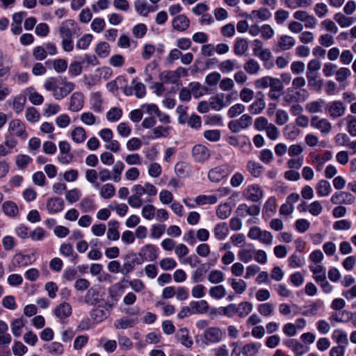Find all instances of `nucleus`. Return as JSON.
Returning <instances> with one entry per match:
<instances>
[{"instance_id":"nucleus-1","label":"nucleus","mask_w":356,"mask_h":356,"mask_svg":"<svg viewBox=\"0 0 356 356\" xmlns=\"http://www.w3.org/2000/svg\"><path fill=\"white\" fill-rule=\"evenodd\" d=\"M79 28L72 19L63 22L59 27V34L62 39V47L65 51L70 52L74 49L72 36L77 34Z\"/></svg>"},{"instance_id":"nucleus-2","label":"nucleus","mask_w":356,"mask_h":356,"mask_svg":"<svg viewBox=\"0 0 356 356\" xmlns=\"http://www.w3.org/2000/svg\"><path fill=\"white\" fill-rule=\"evenodd\" d=\"M233 95L219 93L211 97L209 102L211 108L220 111L222 108L228 106L232 102Z\"/></svg>"},{"instance_id":"nucleus-3","label":"nucleus","mask_w":356,"mask_h":356,"mask_svg":"<svg viewBox=\"0 0 356 356\" xmlns=\"http://www.w3.org/2000/svg\"><path fill=\"white\" fill-rule=\"evenodd\" d=\"M75 88L73 82L69 81L65 77L60 76V83L56 94H54V98L56 100H61L72 92Z\"/></svg>"},{"instance_id":"nucleus-4","label":"nucleus","mask_w":356,"mask_h":356,"mask_svg":"<svg viewBox=\"0 0 356 356\" xmlns=\"http://www.w3.org/2000/svg\"><path fill=\"white\" fill-rule=\"evenodd\" d=\"M8 131L10 136H15L23 140L27 137L24 124L17 119L13 120L9 122Z\"/></svg>"},{"instance_id":"nucleus-5","label":"nucleus","mask_w":356,"mask_h":356,"mask_svg":"<svg viewBox=\"0 0 356 356\" xmlns=\"http://www.w3.org/2000/svg\"><path fill=\"white\" fill-rule=\"evenodd\" d=\"M203 337L207 343H218L222 341L224 334L220 327H210L204 330Z\"/></svg>"},{"instance_id":"nucleus-6","label":"nucleus","mask_w":356,"mask_h":356,"mask_svg":"<svg viewBox=\"0 0 356 356\" xmlns=\"http://www.w3.org/2000/svg\"><path fill=\"white\" fill-rule=\"evenodd\" d=\"M242 16L253 22H257L258 20L264 22L268 20L272 14L268 8L262 7L258 10H252L250 14L245 13Z\"/></svg>"},{"instance_id":"nucleus-7","label":"nucleus","mask_w":356,"mask_h":356,"mask_svg":"<svg viewBox=\"0 0 356 356\" xmlns=\"http://www.w3.org/2000/svg\"><path fill=\"white\" fill-rule=\"evenodd\" d=\"M243 195L247 200L257 202L263 197L264 193L259 185L251 184L245 189Z\"/></svg>"},{"instance_id":"nucleus-8","label":"nucleus","mask_w":356,"mask_h":356,"mask_svg":"<svg viewBox=\"0 0 356 356\" xmlns=\"http://www.w3.org/2000/svg\"><path fill=\"white\" fill-rule=\"evenodd\" d=\"M330 201L334 204H352L355 202V197L348 192L340 191L334 193Z\"/></svg>"},{"instance_id":"nucleus-9","label":"nucleus","mask_w":356,"mask_h":356,"mask_svg":"<svg viewBox=\"0 0 356 356\" xmlns=\"http://www.w3.org/2000/svg\"><path fill=\"white\" fill-rule=\"evenodd\" d=\"M293 17L300 22L305 23V26L307 29H314L316 25V19L313 16L309 15L305 10H297L293 13Z\"/></svg>"},{"instance_id":"nucleus-10","label":"nucleus","mask_w":356,"mask_h":356,"mask_svg":"<svg viewBox=\"0 0 356 356\" xmlns=\"http://www.w3.org/2000/svg\"><path fill=\"white\" fill-rule=\"evenodd\" d=\"M326 110L332 118L343 116L346 113V106L341 101H334L327 105Z\"/></svg>"},{"instance_id":"nucleus-11","label":"nucleus","mask_w":356,"mask_h":356,"mask_svg":"<svg viewBox=\"0 0 356 356\" xmlns=\"http://www.w3.org/2000/svg\"><path fill=\"white\" fill-rule=\"evenodd\" d=\"M229 173V167L220 165L210 170L208 172V178L212 182H219Z\"/></svg>"},{"instance_id":"nucleus-12","label":"nucleus","mask_w":356,"mask_h":356,"mask_svg":"<svg viewBox=\"0 0 356 356\" xmlns=\"http://www.w3.org/2000/svg\"><path fill=\"white\" fill-rule=\"evenodd\" d=\"M192 155L195 161L203 163L209 159L210 152L204 145H196L192 149Z\"/></svg>"},{"instance_id":"nucleus-13","label":"nucleus","mask_w":356,"mask_h":356,"mask_svg":"<svg viewBox=\"0 0 356 356\" xmlns=\"http://www.w3.org/2000/svg\"><path fill=\"white\" fill-rule=\"evenodd\" d=\"M311 125L320 130L324 135L328 134L332 129V124L327 119H321L318 116L312 117Z\"/></svg>"},{"instance_id":"nucleus-14","label":"nucleus","mask_w":356,"mask_h":356,"mask_svg":"<svg viewBox=\"0 0 356 356\" xmlns=\"http://www.w3.org/2000/svg\"><path fill=\"white\" fill-rule=\"evenodd\" d=\"M238 216L246 217L247 216H257L260 213V207L257 205L248 206L246 204H239L236 211Z\"/></svg>"},{"instance_id":"nucleus-15","label":"nucleus","mask_w":356,"mask_h":356,"mask_svg":"<svg viewBox=\"0 0 356 356\" xmlns=\"http://www.w3.org/2000/svg\"><path fill=\"white\" fill-rule=\"evenodd\" d=\"M64 205L65 203L62 198L54 197L47 200L46 208L49 213L54 214L62 211Z\"/></svg>"},{"instance_id":"nucleus-16","label":"nucleus","mask_w":356,"mask_h":356,"mask_svg":"<svg viewBox=\"0 0 356 356\" xmlns=\"http://www.w3.org/2000/svg\"><path fill=\"white\" fill-rule=\"evenodd\" d=\"M104 99L101 93L97 92L91 94L90 97V108L97 113H101L104 111Z\"/></svg>"},{"instance_id":"nucleus-17","label":"nucleus","mask_w":356,"mask_h":356,"mask_svg":"<svg viewBox=\"0 0 356 356\" xmlns=\"http://www.w3.org/2000/svg\"><path fill=\"white\" fill-rule=\"evenodd\" d=\"M189 25L190 20L184 14L176 16L172 21L173 29L180 32L186 31L189 27Z\"/></svg>"},{"instance_id":"nucleus-18","label":"nucleus","mask_w":356,"mask_h":356,"mask_svg":"<svg viewBox=\"0 0 356 356\" xmlns=\"http://www.w3.org/2000/svg\"><path fill=\"white\" fill-rule=\"evenodd\" d=\"M138 254L144 260L153 261L157 258L156 248L152 244L145 245L140 249Z\"/></svg>"},{"instance_id":"nucleus-19","label":"nucleus","mask_w":356,"mask_h":356,"mask_svg":"<svg viewBox=\"0 0 356 356\" xmlns=\"http://www.w3.org/2000/svg\"><path fill=\"white\" fill-rule=\"evenodd\" d=\"M84 105V96L81 92H74L70 97L69 109L73 112L80 111Z\"/></svg>"},{"instance_id":"nucleus-20","label":"nucleus","mask_w":356,"mask_h":356,"mask_svg":"<svg viewBox=\"0 0 356 356\" xmlns=\"http://www.w3.org/2000/svg\"><path fill=\"white\" fill-rule=\"evenodd\" d=\"M102 300V296L96 288H90L85 296V302L90 305L99 304Z\"/></svg>"},{"instance_id":"nucleus-21","label":"nucleus","mask_w":356,"mask_h":356,"mask_svg":"<svg viewBox=\"0 0 356 356\" xmlns=\"http://www.w3.org/2000/svg\"><path fill=\"white\" fill-rule=\"evenodd\" d=\"M134 8L137 13L143 17H147L149 13L155 10V8L149 6L145 0L135 1Z\"/></svg>"},{"instance_id":"nucleus-22","label":"nucleus","mask_w":356,"mask_h":356,"mask_svg":"<svg viewBox=\"0 0 356 356\" xmlns=\"http://www.w3.org/2000/svg\"><path fill=\"white\" fill-rule=\"evenodd\" d=\"M8 331V324L0 320V346H8L11 343L12 337Z\"/></svg>"},{"instance_id":"nucleus-23","label":"nucleus","mask_w":356,"mask_h":356,"mask_svg":"<svg viewBox=\"0 0 356 356\" xmlns=\"http://www.w3.org/2000/svg\"><path fill=\"white\" fill-rule=\"evenodd\" d=\"M238 68H240V66L237 65V61L232 59L224 60L218 65V69L222 74H229Z\"/></svg>"},{"instance_id":"nucleus-24","label":"nucleus","mask_w":356,"mask_h":356,"mask_svg":"<svg viewBox=\"0 0 356 356\" xmlns=\"http://www.w3.org/2000/svg\"><path fill=\"white\" fill-rule=\"evenodd\" d=\"M54 314L60 319L67 318L72 314L71 305L65 302L60 304L55 308Z\"/></svg>"},{"instance_id":"nucleus-25","label":"nucleus","mask_w":356,"mask_h":356,"mask_svg":"<svg viewBox=\"0 0 356 356\" xmlns=\"http://www.w3.org/2000/svg\"><path fill=\"white\" fill-rule=\"evenodd\" d=\"M60 76H51L47 78L44 83V88L49 92H52L54 97V94L57 93L58 88L60 83Z\"/></svg>"},{"instance_id":"nucleus-26","label":"nucleus","mask_w":356,"mask_h":356,"mask_svg":"<svg viewBox=\"0 0 356 356\" xmlns=\"http://www.w3.org/2000/svg\"><path fill=\"white\" fill-rule=\"evenodd\" d=\"M309 270L313 273V278L316 282L324 281L326 279V268L319 264L309 266Z\"/></svg>"},{"instance_id":"nucleus-27","label":"nucleus","mask_w":356,"mask_h":356,"mask_svg":"<svg viewBox=\"0 0 356 356\" xmlns=\"http://www.w3.org/2000/svg\"><path fill=\"white\" fill-rule=\"evenodd\" d=\"M175 337L185 347L190 348L193 342L189 337L188 331L186 328L183 327L178 330Z\"/></svg>"},{"instance_id":"nucleus-28","label":"nucleus","mask_w":356,"mask_h":356,"mask_svg":"<svg viewBox=\"0 0 356 356\" xmlns=\"http://www.w3.org/2000/svg\"><path fill=\"white\" fill-rule=\"evenodd\" d=\"M108 232H107V238L108 240L117 241L120 238V232H118V228L120 227V223L117 220H110L108 222Z\"/></svg>"},{"instance_id":"nucleus-29","label":"nucleus","mask_w":356,"mask_h":356,"mask_svg":"<svg viewBox=\"0 0 356 356\" xmlns=\"http://www.w3.org/2000/svg\"><path fill=\"white\" fill-rule=\"evenodd\" d=\"M191 314H204L209 310V304L204 300L192 301L190 303Z\"/></svg>"},{"instance_id":"nucleus-30","label":"nucleus","mask_w":356,"mask_h":356,"mask_svg":"<svg viewBox=\"0 0 356 356\" xmlns=\"http://www.w3.org/2000/svg\"><path fill=\"white\" fill-rule=\"evenodd\" d=\"M261 346V344L257 342L247 343L242 348L241 353L243 356H257Z\"/></svg>"},{"instance_id":"nucleus-31","label":"nucleus","mask_w":356,"mask_h":356,"mask_svg":"<svg viewBox=\"0 0 356 356\" xmlns=\"http://www.w3.org/2000/svg\"><path fill=\"white\" fill-rule=\"evenodd\" d=\"M227 282L237 294H242L247 289V283L243 280L229 278Z\"/></svg>"},{"instance_id":"nucleus-32","label":"nucleus","mask_w":356,"mask_h":356,"mask_svg":"<svg viewBox=\"0 0 356 356\" xmlns=\"http://www.w3.org/2000/svg\"><path fill=\"white\" fill-rule=\"evenodd\" d=\"M316 190L319 197H327L330 194L332 187L327 180L321 179L317 183Z\"/></svg>"},{"instance_id":"nucleus-33","label":"nucleus","mask_w":356,"mask_h":356,"mask_svg":"<svg viewBox=\"0 0 356 356\" xmlns=\"http://www.w3.org/2000/svg\"><path fill=\"white\" fill-rule=\"evenodd\" d=\"M138 323L137 318L122 317L115 321L114 325L116 329H127L134 327Z\"/></svg>"},{"instance_id":"nucleus-34","label":"nucleus","mask_w":356,"mask_h":356,"mask_svg":"<svg viewBox=\"0 0 356 356\" xmlns=\"http://www.w3.org/2000/svg\"><path fill=\"white\" fill-rule=\"evenodd\" d=\"M244 70L250 75L257 74L260 70V64L254 58L248 59L243 65Z\"/></svg>"},{"instance_id":"nucleus-35","label":"nucleus","mask_w":356,"mask_h":356,"mask_svg":"<svg viewBox=\"0 0 356 356\" xmlns=\"http://www.w3.org/2000/svg\"><path fill=\"white\" fill-rule=\"evenodd\" d=\"M266 107V102L264 97L255 99V101L249 106L248 111L252 115H258L262 112Z\"/></svg>"},{"instance_id":"nucleus-36","label":"nucleus","mask_w":356,"mask_h":356,"mask_svg":"<svg viewBox=\"0 0 356 356\" xmlns=\"http://www.w3.org/2000/svg\"><path fill=\"white\" fill-rule=\"evenodd\" d=\"M248 40L243 38H238L234 44V52L236 56L243 55L248 49Z\"/></svg>"},{"instance_id":"nucleus-37","label":"nucleus","mask_w":356,"mask_h":356,"mask_svg":"<svg viewBox=\"0 0 356 356\" xmlns=\"http://www.w3.org/2000/svg\"><path fill=\"white\" fill-rule=\"evenodd\" d=\"M351 75L350 70L347 67H341L335 72L336 80L341 83L340 86L342 89L346 88L344 81Z\"/></svg>"},{"instance_id":"nucleus-38","label":"nucleus","mask_w":356,"mask_h":356,"mask_svg":"<svg viewBox=\"0 0 356 356\" xmlns=\"http://www.w3.org/2000/svg\"><path fill=\"white\" fill-rule=\"evenodd\" d=\"M60 254L64 257H71V261L76 263L78 255L74 253L72 245L70 243H63L60 246Z\"/></svg>"},{"instance_id":"nucleus-39","label":"nucleus","mask_w":356,"mask_h":356,"mask_svg":"<svg viewBox=\"0 0 356 356\" xmlns=\"http://www.w3.org/2000/svg\"><path fill=\"white\" fill-rule=\"evenodd\" d=\"M4 213L9 217H15L19 213L17 205L13 201H6L2 205Z\"/></svg>"},{"instance_id":"nucleus-40","label":"nucleus","mask_w":356,"mask_h":356,"mask_svg":"<svg viewBox=\"0 0 356 356\" xmlns=\"http://www.w3.org/2000/svg\"><path fill=\"white\" fill-rule=\"evenodd\" d=\"M236 309L238 316L245 318L252 311L253 305L248 301L241 302L238 305H236Z\"/></svg>"},{"instance_id":"nucleus-41","label":"nucleus","mask_w":356,"mask_h":356,"mask_svg":"<svg viewBox=\"0 0 356 356\" xmlns=\"http://www.w3.org/2000/svg\"><path fill=\"white\" fill-rule=\"evenodd\" d=\"M286 7L291 9H296L298 8H307L310 6L313 0H284Z\"/></svg>"},{"instance_id":"nucleus-42","label":"nucleus","mask_w":356,"mask_h":356,"mask_svg":"<svg viewBox=\"0 0 356 356\" xmlns=\"http://www.w3.org/2000/svg\"><path fill=\"white\" fill-rule=\"evenodd\" d=\"M332 338L337 345L346 346L348 344V339L346 332L342 330H335L332 332Z\"/></svg>"},{"instance_id":"nucleus-43","label":"nucleus","mask_w":356,"mask_h":356,"mask_svg":"<svg viewBox=\"0 0 356 356\" xmlns=\"http://www.w3.org/2000/svg\"><path fill=\"white\" fill-rule=\"evenodd\" d=\"M160 80L163 83H175L179 80V75L175 71H164L160 74Z\"/></svg>"},{"instance_id":"nucleus-44","label":"nucleus","mask_w":356,"mask_h":356,"mask_svg":"<svg viewBox=\"0 0 356 356\" xmlns=\"http://www.w3.org/2000/svg\"><path fill=\"white\" fill-rule=\"evenodd\" d=\"M33 261L29 254H16L13 257V263L19 267L26 266L31 264Z\"/></svg>"},{"instance_id":"nucleus-45","label":"nucleus","mask_w":356,"mask_h":356,"mask_svg":"<svg viewBox=\"0 0 356 356\" xmlns=\"http://www.w3.org/2000/svg\"><path fill=\"white\" fill-rule=\"evenodd\" d=\"M296 44L295 39L289 35H282L278 42V46L282 51H286L291 49Z\"/></svg>"},{"instance_id":"nucleus-46","label":"nucleus","mask_w":356,"mask_h":356,"mask_svg":"<svg viewBox=\"0 0 356 356\" xmlns=\"http://www.w3.org/2000/svg\"><path fill=\"white\" fill-rule=\"evenodd\" d=\"M306 76L308 81V85L312 88L319 91L323 86V81L318 79V76L314 73L307 72Z\"/></svg>"},{"instance_id":"nucleus-47","label":"nucleus","mask_w":356,"mask_h":356,"mask_svg":"<svg viewBox=\"0 0 356 356\" xmlns=\"http://www.w3.org/2000/svg\"><path fill=\"white\" fill-rule=\"evenodd\" d=\"M189 88L191 92V95H193V97L196 99L202 97L204 95L207 91V89L202 86L198 82H192L189 84Z\"/></svg>"},{"instance_id":"nucleus-48","label":"nucleus","mask_w":356,"mask_h":356,"mask_svg":"<svg viewBox=\"0 0 356 356\" xmlns=\"http://www.w3.org/2000/svg\"><path fill=\"white\" fill-rule=\"evenodd\" d=\"M334 19L341 28L348 27L355 22L353 17H346L341 13H336L334 15Z\"/></svg>"},{"instance_id":"nucleus-49","label":"nucleus","mask_w":356,"mask_h":356,"mask_svg":"<svg viewBox=\"0 0 356 356\" xmlns=\"http://www.w3.org/2000/svg\"><path fill=\"white\" fill-rule=\"evenodd\" d=\"M228 227L225 222L217 224L213 229L215 236L218 240H223L228 234Z\"/></svg>"},{"instance_id":"nucleus-50","label":"nucleus","mask_w":356,"mask_h":356,"mask_svg":"<svg viewBox=\"0 0 356 356\" xmlns=\"http://www.w3.org/2000/svg\"><path fill=\"white\" fill-rule=\"evenodd\" d=\"M232 213V207L229 204L224 203L220 204L216 210L217 216L223 220L229 218Z\"/></svg>"},{"instance_id":"nucleus-51","label":"nucleus","mask_w":356,"mask_h":356,"mask_svg":"<svg viewBox=\"0 0 356 356\" xmlns=\"http://www.w3.org/2000/svg\"><path fill=\"white\" fill-rule=\"evenodd\" d=\"M26 91L29 95V99L33 104L40 105L42 104L44 102L43 96L34 91V88L33 87L28 88Z\"/></svg>"},{"instance_id":"nucleus-52","label":"nucleus","mask_w":356,"mask_h":356,"mask_svg":"<svg viewBox=\"0 0 356 356\" xmlns=\"http://www.w3.org/2000/svg\"><path fill=\"white\" fill-rule=\"evenodd\" d=\"M248 171L254 177H259L263 172V167L257 162L249 161L247 163Z\"/></svg>"},{"instance_id":"nucleus-53","label":"nucleus","mask_w":356,"mask_h":356,"mask_svg":"<svg viewBox=\"0 0 356 356\" xmlns=\"http://www.w3.org/2000/svg\"><path fill=\"white\" fill-rule=\"evenodd\" d=\"M72 140L76 143H81L86 138L85 129L81 127H77L73 129L71 133Z\"/></svg>"},{"instance_id":"nucleus-54","label":"nucleus","mask_w":356,"mask_h":356,"mask_svg":"<svg viewBox=\"0 0 356 356\" xmlns=\"http://www.w3.org/2000/svg\"><path fill=\"white\" fill-rule=\"evenodd\" d=\"M115 194V188L112 184H104L100 188V195L104 199H110Z\"/></svg>"},{"instance_id":"nucleus-55","label":"nucleus","mask_w":356,"mask_h":356,"mask_svg":"<svg viewBox=\"0 0 356 356\" xmlns=\"http://www.w3.org/2000/svg\"><path fill=\"white\" fill-rule=\"evenodd\" d=\"M209 293L212 298L219 300L226 296V290L223 285H217L211 287Z\"/></svg>"},{"instance_id":"nucleus-56","label":"nucleus","mask_w":356,"mask_h":356,"mask_svg":"<svg viewBox=\"0 0 356 356\" xmlns=\"http://www.w3.org/2000/svg\"><path fill=\"white\" fill-rule=\"evenodd\" d=\"M26 102V98L23 95H17L13 99V107L17 113H21L24 108Z\"/></svg>"},{"instance_id":"nucleus-57","label":"nucleus","mask_w":356,"mask_h":356,"mask_svg":"<svg viewBox=\"0 0 356 356\" xmlns=\"http://www.w3.org/2000/svg\"><path fill=\"white\" fill-rule=\"evenodd\" d=\"M10 326L13 334L16 337H19L22 334V330L24 326V322L22 318H17L11 322Z\"/></svg>"},{"instance_id":"nucleus-58","label":"nucleus","mask_w":356,"mask_h":356,"mask_svg":"<svg viewBox=\"0 0 356 356\" xmlns=\"http://www.w3.org/2000/svg\"><path fill=\"white\" fill-rule=\"evenodd\" d=\"M325 102L322 99L311 102L306 105V109L311 113H316L322 111V108Z\"/></svg>"},{"instance_id":"nucleus-59","label":"nucleus","mask_w":356,"mask_h":356,"mask_svg":"<svg viewBox=\"0 0 356 356\" xmlns=\"http://www.w3.org/2000/svg\"><path fill=\"white\" fill-rule=\"evenodd\" d=\"M99 345L108 353H113L117 348V342L115 340H109L106 338L100 339Z\"/></svg>"},{"instance_id":"nucleus-60","label":"nucleus","mask_w":356,"mask_h":356,"mask_svg":"<svg viewBox=\"0 0 356 356\" xmlns=\"http://www.w3.org/2000/svg\"><path fill=\"white\" fill-rule=\"evenodd\" d=\"M218 201V198L216 195H202L197 196L195 202L198 205H204V204H216Z\"/></svg>"},{"instance_id":"nucleus-61","label":"nucleus","mask_w":356,"mask_h":356,"mask_svg":"<svg viewBox=\"0 0 356 356\" xmlns=\"http://www.w3.org/2000/svg\"><path fill=\"white\" fill-rule=\"evenodd\" d=\"M33 159L28 155L19 154L16 156L15 164L19 169H24L32 162Z\"/></svg>"},{"instance_id":"nucleus-62","label":"nucleus","mask_w":356,"mask_h":356,"mask_svg":"<svg viewBox=\"0 0 356 356\" xmlns=\"http://www.w3.org/2000/svg\"><path fill=\"white\" fill-rule=\"evenodd\" d=\"M122 115V111L121 108L113 107L106 113V119L110 122H116L121 118Z\"/></svg>"},{"instance_id":"nucleus-63","label":"nucleus","mask_w":356,"mask_h":356,"mask_svg":"<svg viewBox=\"0 0 356 356\" xmlns=\"http://www.w3.org/2000/svg\"><path fill=\"white\" fill-rule=\"evenodd\" d=\"M208 280L211 284H219L224 280V274L219 270H213L208 275Z\"/></svg>"},{"instance_id":"nucleus-64","label":"nucleus","mask_w":356,"mask_h":356,"mask_svg":"<svg viewBox=\"0 0 356 356\" xmlns=\"http://www.w3.org/2000/svg\"><path fill=\"white\" fill-rule=\"evenodd\" d=\"M347 122L348 132L352 136H356V117L352 115H348L346 118Z\"/></svg>"}]
</instances>
